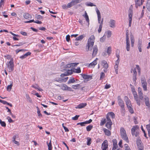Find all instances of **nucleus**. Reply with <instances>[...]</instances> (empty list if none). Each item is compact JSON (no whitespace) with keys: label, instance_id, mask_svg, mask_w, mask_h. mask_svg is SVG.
<instances>
[{"label":"nucleus","instance_id":"44","mask_svg":"<svg viewBox=\"0 0 150 150\" xmlns=\"http://www.w3.org/2000/svg\"><path fill=\"white\" fill-rule=\"evenodd\" d=\"M106 122V120L105 118L102 119V120L101 121L100 125L102 126Z\"/></svg>","mask_w":150,"mask_h":150},{"label":"nucleus","instance_id":"5","mask_svg":"<svg viewBox=\"0 0 150 150\" xmlns=\"http://www.w3.org/2000/svg\"><path fill=\"white\" fill-rule=\"evenodd\" d=\"M137 138L136 140V144L137 147L138 149H143L144 148V145L143 144L142 142L140 137L139 136L137 137Z\"/></svg>","mask_w":150,"mask_h":150},{"label":"nucleus","instance_id":"13","mask_svg":"<svg viewBox=\"0 0 150 150\" xmlns=\"http://www.w3.org/2000/svg\"><path fill=\"white\" fill-rule=\"evenodd\" d=\"M98 51V47L96 45H95L93 46V52L92 54L93 57H94L96 55Z\"/></svg>","mask_w":150,"mask_h":150},{"label":"nucleus","instance_id":"48","mask_svg":"<svg viewBox=\"0 0 150 150\" xmlns=\"http://www.w3.org/2000/svg\"><path fill=\"white\" fill-rule=\"evenodd\" d=\"M67 86L65 84H63L62 86V89L64 90H67Z\"/></svg>","mask_w":150,"mask_h":150},{"label":"nucleus","instance_id":"16","mask_svg":"<svg viewBox=\"0 0 150 150\" xmlns=\"http://www.w3.org/2000/svg\"><path fill=\"white\" fill-rule=\"evenodd\" d=\"M127 107L128 108L129 112L131 113V103L130 100L126 102Z\"/></svg>","mask_w":150,"mask_h":150},{"label":"nucleus","instance_id":"37","mask_svg":"<svg viewBox=\"0 0 150 150\" xmlns=\"http://www.w3.org/2000/svg\"><path fill=\"white\" fill-rule=\"evenodd\" d=\"M25 96L27 101L30 103H32V101L29 95L28 94H26Z\"/></svg>","mask_w":150,"mask_h":150},{"label":"nucleus","instance_id":"46","mask_svg":"<svg viewBox=\"0 0 150 150\" xmlns=\"http://www.w3.org/2000/svg\"><path fill=\"white\" fill-rule=\"evenodd\" d=\"M87 145L89 146L91 143V139L89 137H88L87 138Z\"/></svg>","mask_w":150,"mask_h":150},{"label":"nucleus","instance_id":"8","mask_svg":"<svg viewBox=\"0 0 150 150\" xmlns=\"http://www.w3.org/2000/svg\"><path fill=\"white\" fill-rule=\"evenodd\" d=\"M102 65L103 68H104L103 71L105 73L107 72L108 71L107 69L108 68V66L106 61L105 60H103L102 61Z\"/></svg>","mask_w":150,"mask_h":150},{"label":"nucleus","instance_id":"42","mask_svg":"<svg viewBox=\"0 0 150 150\" xmlns=\"http://www.w3.org/2000/svg\"><path fill=\"white\" fill-rule=\"evenodd\" d=\"M74 64L73 63H71L70 64H68L64 66V68L65 69L69 68L71 66H73V64Z\"/></svg>","mask_w":150,"mask_h":150},{"label":"nucleus","instance_id":"25","mask_svg":"<svg viewBox=\"0 0 150 150\" xmlns=\"http://www.w3.org/2000/svg\"><path fill=\"white\" fill-rule=\"evenodd\" d=\"M112 125V122H107L105 125L106 127L109 129H111V125Z\"/></svg>","mask_w":150,"mask_h":150},{"label":"nucleus","instance_id":"7","mask_svg":"<svg viewBox=\"0 0 150 150\" xmlns=\"http://www.w3.org/2000/svg\"><path fill=\"white\" fill-rule=\"evenodd\" d=\"M129 31L128 30L126 31V49L127 51H129L130 50V44L129 41V38L128 37Z\"/></svg>","mask_w":150,"mask_h":150},{"label":"nucleus","instance_id":"10","mask_svg":"<svg viewBox=\"0 0 150 150\" xmlns=\"http://www.w3.org/2000/svg\"><path fill=\"white\" fill-rule=\"evenodd\" d=\"M135 2V7L137 8L138 6L142 5L144 2V0H134Z\"/></svg>","mask_w":150,"mask_h":150},{"label":"nucleus","instance_id":"60","mask_svg":"<svg viewBox=\"0 0 150 150\" xmlns=\"http://www.w3.org/2000/svg\"><path fill=\"white\" fill-rule=\"evenodd\" d=\"M60 79H61V78H59L57 79H54V81H57L58 82L61 83V80H60Z\"/></svg>","mask_w":150,"mask_h":150},{"label":"nucleus","instance_id":"43","mask_svg":"<svg viewBox=\"0 0 150 150\" xmlns=\"http://www.w3.org/2000/svg\"><path fill=\"white\" fill-rule=\"evenodd\" d=\"M68 79V77L65 78H61V83L66 82Z\"/></svg>","mask_w":150,"mask_h":150},{"label":"nucleus","instance_id":"18","mask_svg":"<svg viewBox=\"0 0 150 150\" xmlns=\"http://www.w3.org/2000/svg\"><path fill=\"white\" fill-rule=\"evenodd\" d=\"M23 16L24 18L27 19H30L32 17L31 15L29 14L28 13H24Z\"/></svg>","mask_w":150,"mask_h":150},{"label":"nucleus","instance_id":"38","mask_svg":"<svg viewBox=\"0 0 150 150\" xmlns=\"http://www.w3.org/2000/svg\"><path fill=\"white\" fill-rule=\"evenodd\" d=\"M75 82V80L74 78H72L70 79L68 81V83H74Z\"/></svg>","mask_w":150,"mask_h":150},{"label":"nucleus","instance_id":"24","mask_svg":"<svg viewBox=\"0 0 150 150\" xmlns=\"http://www.w3.org/2000/svg\"><path fill=\"white\" fill-rule=\"evenodd\" d=\"M103 130L106 135L108 136H110L111 134L110 132L108 129L104 128Z\"/></svg>","mask_w":150,"mask_h":150},{"label":"nucleus","instance_id":"50","mask_svg":"<svg viewBox=\"0 0 150 150\" xmlns=\"http://www.w3.org/2000/svg\"><path fill=\"white\" fill-rule=\"evenodd\" d=\"M74 72L78 73H80L81 71L80 67H78L77 69H75Z\"/></svg>","mask_w":150,"mask_h":150},{"label":"nucleus","instance_id":"40","mask_svg":"<svg viewBox=\"0 0 150 150\" xmlns=\"http://www.w3.org/2000/svg\"><path fill=\"white\" fill-rule=\"evenodd\" d=\"M11 83L7 87V90L8 91H10L12 87L13 86V82H11Z\"/></svg>","mask_w":150,"mask_h":150},{"label":"nucleus","instance_id":"55","mask_svg":"<svg viewBox=\"0 0 150 150\" xmlns=\"http://www.w3.org/2000/svg\"><path fill=\"white\" fill-rule=\"evenodd\" d=\"M117 145H113L112 150H117L118 149Z\"/></svg>","mask_w":150,"mask_h":150},{"label":"nucleus","instance_id":"58","mask_svg":"<svg viewBox=\"0 0 150 150\" xmlns=\"http://www.w3.org/2000/svg\"><path fill=\"white\" fill-rule=\"evenodd\" d=\"M79 117V115H76L74 117H72V120H78Z\"/></svg>","mask_w":150,"mask_h":150},{"label":"nucleus","instance_id":"57","mask_svg":"<svg viewBox=\"0 0 150 150\" xmlns=\"http://www.w3.org/2000/svg\"><path fill=\"white\" fill-rule=\"evenodd\" d=\"M86 5L87 6H96V5H94L93 3L91 2H89L86 4Z\"/></svg>","mask_w":150,"mask_h":150},{"label":"nucleus","instance_id":"49","mask_svg":"<svg viewBox=\"0 0 150 150\" xmlns=\"http://www.w3.org/2000/svg\"><path fill=\"white\" fill-rule=\"evenodd\" d=\"M0 124L2 127H5L6 126V124L4 121H2L1 120H0Z\"/></svg>","mask_w":150,"mask_h":150},{"label":"nucleus","instance_id":"2","mask_svg":"<svg viewBox=\"0 0 150 150\" xmlns=\"http://www.w3.org/2000/svg\"><path fill=\"white\" fill-rule=\"evenodd\" d=\"M139 128L138 125L133 126L132 128V135L133 137H138L139 134Z\"/></svg>","mask_w":150,"mask_h":150},{"label":"nucleus","instance_id":"19","mask_svg":"<svg viewBox=\"0 0 150 150\" xmlns=\"http://www.w3.org/2000/svg\"><path fill=\"white\" fill-rule=\"evenodd\" d=\"M129 26H131V10L130 7L129 10Z\"/></svg>","mask_w":150,"mask_h":150},{"label":"nucleus","instance_id":"51","mask_svg":"<svg viewBox=\"0 0 150 150\" xmlns=\"http://www.w3.org/2000/svg\"><path fill=\"white\" fill-rule=\"evenodd\" d=\"M86 123L85 122H79L77 124V125H80L81 126H85Z\"/></svg>","mask_w":150,"mask_h":150},{"label":"nucleus","instance_id":"3","mask_svg":"<svg viewBox=\"0 0 150 150\" xmlns=\"http://www.w3.org/2000/svg\"><path fill=\"white\" fill-rule=\"evenodd\" d=\"M136 67L134 68L133 71L134 74H133V79L134 84L136 83V80L137 79L136 76L137 74L136 68H137V70L139 75H140L141 74V69L139 66L138 65H136Z\"/></svg>","mask_w":150,"mask_h":150},{"label":"nucleus","instance_id":"61","mask_svg":"<svg viewBox=\"0 0 150 150\" xmlns=\"http://www.w3.org/2000/svg\"><path fill=\"white\" fill-rule=\"evenodd\" d=\"M31 54V53L30 52H28L25 54H24V55L25 57H27V56H28V55H30Z\"/></svg>","mask_w":150,"mask_h":150},{"label":"nucleus","instance_id":"54","mask_svg":"<svg viewBox=\"0 0 150 150\" xmlns=\"http://www.w3.org/2000/svg\"><path fill=\"white\" fill-rule=\"evenodd\" d=\"M118 66L115 65L114 66V69H115V72L116 74L118 73Z\"/></svg>","mask_w":150,"mask_h":150},{"label":"nucleus","instance_id":"11","mask_svg":"<svg viewBox=\"0 0 150 150\" xmlns=\"http://www.w3.org/2000/svg\"><path fill=\"white\" fill-rule=\"evenodd\" d=\"M138 92L139 99L143 101L144 98L143 96L142 90L141 88L139 87L138 88Z\"/></svg>","mask_w":150,"mask_h":150},{"label":"nucleus","instance_id":"39","mask_svg":"<svg viewBox=\"0 0 150 150\" xmlns=\"http://www.w3.org/2000/svg\"><path fill=\"white\" fill-rule=\"evenodd\" d=\"M111 48L110 47H108L106 52L107 54H108V55H110L111 53Z\"/></svg>","mask_w":150,"mask_h":150},{"label":"nucleus","instance_id":"29","mask_svg":"<svg viewBox=\"0 0 150 150\" xmlns=\"http://www.w3.org/2000/svg\"><path fill=\"white\" fill-rule=\"evenodd\" d=\"M67 74L66 75L68 76L71 75L72 73V71L71 69H66L65 71Z\"/></svg>","mask_w":150,"mask_h":150},{"label":"nucleus","instance_id":"56","mask_svg":"<svg viewBox=\"0 0 150 150\" xmlns=\"http://www.w3.org/2000/svg\"><path fill=\"white\" fill-rule=\"evenodd\" d=\"M125 150H131L130 149L127 144H125Z\"/></svg>","mask_w":150,"mask_h":150},{"label":"nucleus","instance_id":"36","mask_svg":"<svg viewBox=\"0 0 150 150\" xmlns=\"http://www.w3.org/2000/svg\"><path fill=\"white\" fill-rule=\"evenodd\" d=\"M36 108L37 110V113L38 114V116L40 117H42V114L40 113V111L38 107H36Z\"/></svg>","mask_w":150,"mask_h":150},{"label":"nucleus","instance_id":"4","mask_svg":"<svg viewBox=\"0 0 150 150\" xmlns=\"http://www.w3.org/2000/svg\"><path fill=\"white\" fill-rule=\"evenodd\" d=\"M120 133L121 137L122 139L127 142H128V138L126 134V131L122 127L121 128Z\"/></svg>","mask_w":150,"mask_h":150},{"label":"nucleus","instance_id":"33","mask_svg":"<svg viewBox=\"0 0 150 150\" xmlns=\"http://www.w3.org/2000/svg\"><path fill=\"white\" fill-rule=\"evenodd\" d=\"M107 115L108 116H110L112 119H114L115 118V115L113 112H109L108 113Z\"/></svg>","mask_w":150,"mask_h":150},{"label":"nucleus","instance_id":"41","mask_svg":"<svg viewBox=\"0 0 150 150\" xmlns=\"http://www.w3.org/2000/svg\"><path fill=\"white\" fill-rule=\"evenodd\" d=\"M93 125H89L87 126L86 127V130L87 131H90L93 128Z\"/></svg>","mask_w":150,"mask_h":150},{"label":"nucleus","instance_id":"52","mask_svg":"<svg viewBox=\"0 0 150 150\" xmlns=\"http://www.w3.org/2000/svg\"><path fill=\"white\" fill-rule=\"evenodd\" d=\"M111 32L110 30H108L107 32V37L108 38H109L111 36Z\"/></svg>","mask_w":150,"mask_h":150},{"label":"nucleus","instance_id":"14","mask_svg":"<svg viewBox=\"0 0 150 150\" xmlns=\"http://www.w3.org/2000/svg\"><path fill=\"white\" fill-rule=\"evenodd\" d=\"M118 105L120 107L124 106V102L121 99L120 96H118Z\"/></svg>","mask_w":150,"mask_h":150},{"label":"nucleus","instance_id":"22","mask_svg":"<svg viewBox=\"0 0 150 150\" xmlns=\"http://www.w3.org/2000/svg\"><path fill=\"white\" fill-rule=\"evenodd\" d=\"M142 86L144 90V91H146L147 90V83L146 82H142L141 83Z\"/></svg>","mask_w":150,"mask_h":150},{"label":"nucleus","instance_id":"17","mask_svg":"<svg viewBox=\"0 0 150 150\" xmlns=\"http://www.w3.org/2000/svg\"><path fill=\"white\" fill-rule=\"evenodd\" d=\"M82 77L85 79H92V76L91 75H88L86 74H82L81 75Z\"/></svg>","mask_w":150,"mask_h":150},{"label":"nucleus","instance_id":"35","mask_svg":"<svg viewBox=\"0 0 150 150\" xmlns=\"http://www.w3.org/2000/svg\"><path fill=\"white\" fill-rule=\"evenodd\" d=\"M146 7L148 11H150V0H148L147 1Z\"/></svg>","mask_w":150,"mask_h":150},{"label":"nucleus","instance_id":"21","mask_svg":"<svg viewBox=\"0 0 150 150\" xmlns=\"http://www.w3.org/2000/svg\"><path fill=\"white\" fill-rule=\"evenodd\" d=\"M144 101L146 106L149 107L150 106V104L149 102V98L147 97H145L144 98Z\"/></svg>","mask_w":150,"mask_h":150},{"label":"nucleus","instance_id":"6","mask_svg":"<svg viewBox=\"0 0 150 150\" xmlns=\"http://www.w3.org/2000/svg\"><path fill=\"white\" fill-rule=\"evenodd\" d=\"M7 67L9 72H11L14 70V64L12 59L9 62L8 64Z\"/></svg>","mask_w":150,"mask_h":150},{"label":"nucleus","instance_id":"47","mask_svg":"<svg viewBox=\"0 0 150 150\" xmlns=\"http://www.w3.org/2000/svg\"><path fill=\"white\" fill-rule=\"evenodd\" d=\"M2 103H3L4 104H7L8 105H9L11 107H12V105L11 104L7 102L6 101L3 100Z\"/></svg>","mask_w":150,"mask_h":150},{"label":"nucleus","instance_id":"62","mask_svg":"<svg viewBox=\"0 0 150 150\" xmlns=\"http://www.w3.org/2000/svg\"><path fill=\"white\" fill-rule=\"evenodd\" d=\"M137 117H134V121L135 124H137L138 123V122L137 120Z\"/></svg>","mask_w":150,"mask_h":150},{"label":"nucleus","instance_id":"12","mask_svg":"<svg viewBox=\"0 0 150 150\" xmlns=\"http://www.w3.org/2000/svg\"><path fill=\"white\" fill-rule=\"evenodd\" d=\"M96 11L97 15L98 23H100L101 19V16L100 12L99 10L97 8H96Z\"/></svg>","mask_w":150,"mask_h":150},{"label":"nucleus","instance_id":"59","mask_svg":"<svg viewBox=\"0 0 150 150\" xmlns=\"http://www.w3.org/2000/svg\"><path fill=\"white\" fill-rule=\"evenodd\" d=\"M105 37L104 35L103 37L101 38L100 39V41L101 42H103L105 40Z\"/></svg>","mask_w":150,"mask_h":150},{"label":"nucleus","instance_id":"9","mask_svg":"<svg viewBox=\"0 0 150 150\" xmlns=\"http://www.w3.org/2000/svg\"><path fill=\"white\" fill-rule=\"evenodd\" d=\"M132 91L133 92V94L134 98L135 99V100L137 102V105L139 106L140 105V103L141 102V101L139 100L138 98V96L137 93L136 92L134 91H133V90H132Z\"/></svg>","mask_w":150,"mask_h":150},{"label":"nucleus","instance_id":"64","mask_svg":"<svg viewBox=\"0 0 150 150\" xmlns=\"http://www.w3.org/2000/svg\"><path fill=\"white\" fill-rule=\"evenodd\" d=\"M146 128L148 131H150V125H146Z\"/></svg>","mask_w":150,"mask_h":150},{"label":"nucleus","instance_id":"53","mask_svg":"<svg viewBox=\"0 0 150 150\" xmlns=\"http://www.w3.org/2000/svg\"><path fill=\"white\" fill-rule=\"evenodd\" d=\"M25 43H23V42H21L18 43V44L15 45H14L12 46H20L23 45L24 44H25Z\"/></svg>","mask_w":150,"mask_h":150},{"label":"nucleus","instance_id":"15","mask_svg":"<svg viewBox=\"0 0 150 150\" xmlns=\"http://www.w3.org/2000/svg\"><path fill=\"white\" fill-rule=\"evenodd\" d=\"M87 105V103H81L79 105L77 106L76 107V108L81 109L83 108Z\"/></svg>","mask_w":150,"mask_h":150},{"label":"nucleus","instance_id":"45","mask_svg":"<svg viewBox=\"0 0 150 150\" xmlns=\"http://www.w3.org/2000/svg\"><path fill=\"white\" fill-rule=\"evenodd\" d=\"M105 77V74L103 72H101L100 74V79L102 80Z\"/></svg>","mask_w":150,"mask_h":150},{"label":"nucleus","instance_id":"32","mask_svg":"<svg viewBox=\"0 0 150 150\" xmlns=\"http://www.w3.org/2000/svg\"><path fill=\"white\" fill-rule=\"evenodd\" d=\"M97 64V61H96V60H94L93 61V62L90 63L89 64V65L90 67H93L96 65Z\"/></svg>","mask_w":150,"mask_h":150},{"label":"nucleus","instance_id":"26","mask_svg":"<svg viewBox=\"0 0 150 150\" xmlns=\"http://www.w3.org/2000/svg\"><path fill=\"white\" fill-rule=\"evenodd\" d=\"M142 42L140 40L138 41V48L140 52H142Z\"/></svg>","mask_w":150,"mask_h":150},{"label":"nucleus","instance_id":"30","mask_svg":"<svg viewBox=\"0 0 150 150\" xmlns=\"http://www.w3.org/2000/svg\"><path fill=\"white\" fill-rule=\"evenodd\" d=\"M47 143L48 146V150H52V145L51 143V141L50 140V142L49 143H48V142H47Z\"/></svg>","mask_w":150,"mask_h":150},{"label":"nucleus","instance_id":"31","mask_svg":"<svg viewBox=\"0 0 150 150\" xmlns=\"http://www.w3.org/2000/svg\"><path fill=\"white\" fill-rule=\"evenodd\" d=\"M85 35H81L79 36L78 37H77L76 38L75 40H76L78 41V40H81L84 37H85Z\"/></svg>","mask_w":150,"mask_h":150},{"label":"nucleus","instance_id":"1","mask_svg":"<svg viewBox=\"0 0 150 150\" xmlns=\"http://www.w3.org/2000/svg\"><path fill=\"white\" fill-rule=\"evenodd\" d=\"M95 40V37L94 35H92L88 40L87 45L86 46V51H91L93 46Z\"/></svg>","mask_w":150,"mask_h":150},{"label":"nucleus","instance_id":"34","mask_svg":"<svg viewBox=\"0 0 150 150\" xmlns=\"http://www.w3.org/2000/svg\"><path fill=\"white\" fill-rule=\"evenodd\" d=\"M121 112L122 115V116H124L125 115V109L124 106H121Z\"/></svg>","mask_w":150,"mask_h":150},{"label":"nucleus","instance_id":"20","mask_svg":"<svg viewBox=\"0 0 150 150\" xmlns=\"http://www.w3.org/2000/svg\"><path fill=\"white\" fill-rule=\"evenodd\" d=\"M81 87L80 84H77L76 85H73L72 86V88L74 89H79Z\"/></svg>","mask_w":150,"mask_h":150},{"label":"nucleus","instance_id":"63","mask_svg":"<svg viewBox=\"0 0 150 150\" xmlns=\"http://www.w3.org/2000/svg\"><path fill=\"white\" fill-rule=\"evenodd\" d=\"M7 119L8 120V121L9 123H11L13 122V121L10 117H8Z\"/></svg>","mask_w":150,"mask_h":150},{"label":"nucleus","instance_id":"23","mask_svg":"<svg viewBox=\"0 0 150 150\" xmlns=\"http://www.w3.org/2000/svg\"><path fill=\"white\" fill-rule=\"evenodd\" d=\"M110 26L112 28L115 27V21L114 20H111L110 22Z\"/></svg>","mask_w":150,"mask_h":150},{"label":"nucleus","instance_id":"27","mask_svg":"<svg viewBox=\"0 0 150 150\" xmlns=\"http://www.w3.org/2000/svg\"><path fill=\"white\" fill-rule=\"evenodd\" d=\"M83 16L85 18L86 21L89 23V19L88 18V16L86 11H85V14L84 15H83Z\"/></svg>","mask_w":150,"mask_h":150},{"label":"nucleus","instance_id":"28","mask_svg":"<svg viewBox=\"0 0 150 150\" xmlns=\"http://www.w3.org/2000/svg\"><path fill=\"white\" fill-rule=\"evenodd\" d=\"M80 0H72L71 2L72 5L74 6L81 2Z\"/></svg>","mask_w":150,"mask_h":150}]
</instances>
